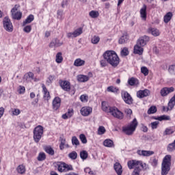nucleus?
Here are the masks:
<instances>
[{"label":"nucleus","mask_w":175,"mask_h":175,"mask_svg":"<svg viewBox=\"0 0 175 175\" xmlns=\"http://www.w3.org/2000/svg\"><path fill=\"white\" fill-rule=\"evenodd\" d=\"M80 157L83 161H85V159L88 158V152H87L85 150H83L80 152Z\"/></svg>","instance_id":"obj_38"},{"label":"nucleus","mask_w":175,"mask_h":175,"mask_svg":"<svg viewBox=\"0 0 175 175\" xmlns=\"http://www.w3.org/2000/svg\"><path fill=\"white\" fill-rule=\"evenodd\" d=\"M55 61L57 64H62V62L64 61V57H62V53L58 52L56 54Z\"/></svg>","instance_id":"obj_30"},{"label":"nucleus","mask_w":175,"mask_h":175,"mask_svg":"<svg viewBox=\"0 0 175 175\" xmlns=\"http://www.w3.org/2000/svg\"><path fill=\"white\" fill-rule=\"evenodd\" d=\"M33 80V74L31 72L25 74L23 76V83H29V81H32Z\"/></svg>","instance_id":"obj_18"},{"label":"nucleus","mask_w":175,"mask_h":175,"mask_svg":"<svg viewBox=\"0 0 175 175\" xmlns=\"http://www.w3.org/2000/svg\"><path fill=\"white\" fill-rule=\"evenodd\" d=\"M3 28L7 32H13V25L9 17L5 16L3 20Z\"/></svg>","instance_id":"obj_6"},{"label":"nucleus","mask_w":175,"mask_h":175,"mask_svg":"<svg viewBox=\"0 0 175 175\" xmlns=\"http://www.w3.org/2000/svg\"><path fill=\"white\" fill-rule=\"evenodd\" d=\"M62 44H64V42L56 38L51 41V42L49 44V47L51 49H53V47H59L62 46Z\"/></svg>","instance_id":"obj_17"},{"label":"nucleus","mask_w":175,"mask_h":175,"mask_svg":"<svg viewBox=\"0 0 175 175\" xmlns=\"http://www.w3.org/2000/svg\"><path fill=\"white\" fill-rule=\"evenodd\" d=\"M151 155H154V151L152 150L144 151V157H151Z\"/></svg>","instance_id":"obj_46"},{"label":"nucleus","mask_w":175,"mask_h":175,"mask_svg":"<svg viewBox=\"0 0 175 175\" xmlns=\"http://www.w3.org/2000/svg\"><path fill=\"white\" fill-rule=\"evenodd\" d=\"M174 150H175V139L172 143L168 144L167 147V151H168V152H173V151Z\"/></svg>","instance_id":"obj_32"},{"label":"nucleus","mask_w":175,"mask_h":175,"mask_svg":"<svg viewBox=\"0 0 175 175\" xmlns=\"http://www.w3.org/2000/svg\"><path fill=\"white\" fill-rule=\"evenodd\" d=\"M55 77L53 75H50L48 77V80L46 81V83H49V84L53 83V81H54Z\"/></svg>","instance_id":"obj_60"},{"label":"nucleus","mask_w":175,"mask_h":175,"mask_svg":"<svg viewBox=\"0 0 175 175\" xmlns=\"http://www.w3.org/2000/svg\"><path fill=\"white\" fill-rule=\"evenodd\" d=\"M140 14L142 20H146V18H147V5H143L140 10Z\"/></svg>","instance_id":"obj_21"},{"label":"nucleus","mask_w":175,"mask_h":175,"mask_svg":"<svg viewBox=\"0 0 175 175\" xmlns=\"http://www.w3.org/2000/svg\"><path fill=\"white\" fill-rule=\"evenodd\" d=\"M89 16H90L92 18H96L99 17V12L92 10L89 13Z\"/></svg>","instance_id":"obj_36"},{"label":"nucleus","mask_w":175,"mask_h":175,"mask_svg":"<svg viewBox=\"0 0 175 175\" xmlns=\"http://www.w3.org/2000/svg\"><path fill=\"white\" fill-rule=\"evenodd\" d=\"M172 166V155L167 154L164 157L161 163V175H167L170 172Z\"/></svg>","instance_id":"obj_3"},{"label":"nucleus","mask_w":175,"mask_h":175,"mask_svg":"<svg viewBox=\"0 0 175 175\" xmlns=\"http://www.w3.org/2000/svg\"><path fill=\"white\" fill-rule=\"evenodd\" d=\"M79 139H80L81 143H83V144H87V137H85V135L81 134L79 135Z\"/></svg>","instance_id":"obj_44"},{"label":"nucleus","mask_w":175,"mask_h":175,"mask_svg":"<svg viewBox=\"0 0 175 175\" xmlns=\"http://www.w3.org/2000/svg\"><path fill=\"white\" fill-rule=\"evenodd\" d=\"M128 167L129 169H139L140 167L139 165H142V161H137V160H132L129 161L127 163Z\"/></svg>","instance_id":"obj_8"},{"label":"nucleus","mask_w":175,"mask_h":175,"mask_svg":"<svg viewBox=\"0 0 175 175\" xmlns=\"http://www.w3.org/2000/svg\"><path fill=\"white\" fill-rule=\"evenodd\" d=\"M59 85L64 91H70V83L68 81H61Z\"/></svg>","instance_id":"obj_13"},{"label":"nucleus","mask_w":175,"mask_h":175,"mask_svg":"<svg viewBox=\"0 0 175 175\" xmlns=\"http://www.w3.org/2000/svg\"><path fill=\"white\" fill-rule=\"evenodd\" d=\"M141 72L144 75V76H148V68H147V67H142Z\"/></svg>","instance_id":"obj_48"},{"label":"nucleus","mask_w":175,"mask_h":175,"mask_svg":"<svg viewBox=\"0 0 175 175\" xmlns=\"http://www.w3.org/2000/svg\"><path fill=\"white\" fill-rule=\"evenodd\" d=\"M37 159L40 162L44 161V159H46V154L44 152H40Z\"/></svg>","instance_id":"obj_37"},{"label":"nucleus","mask_w":175,"mask_h":175,"mask_svg":"<svg viewBox=\"0 0 175 175\" xmlns=\"http://www.w3.org/2000/svg\"><path fill=\"white\" fill-rule=\"evenodd\" d=\"M77 80L78 81H80V83H85V81H88L90 80V77L86 75H78L77 76Z\"/></svg>","instance_id":"obj_27"},{"label":"nucleus","mask_w":175,"mask_h":175,"mask_svg":"<svg viewBox=\"0 0 175 175\" xmlns=\"http://www.w3.org/2000/svg\"><path fill=\"white\" fill-rule=\"evenodd\" d=\"M151 165H152V166H153V167H157V166L158 165V160L157 159L154 158L152 160Z\"/></svg>","instance_id":"obj_58"},{"label":"nucleus","mask_w":175,"mask_h":175,"mask_svg":"<svg viewBox=\"0 0 175 175\" xmlns=\"http://www.w3.org/2000/svg\"><path fill=\"white\" fill-rule=\"evenodd\" d=\"M92 113V108L90 107H83L81 109V114L83 117H88Z\"/></svg>","instance_id":"obj_10"},{"label":"nucleus","mask_w":175,"mask_h":175,"mask_svg":"<svg viewBox=\"0 0 175 175\" xmlns=\"http://www.w3.org/2000/svg\"><path fill=\"white\" fill-rule=\"evenodd\" d=\"M129 38L128 37V34L124 33L123 34L121 38L118 40L119 44H124L128 42Z\"/></svg>","instance_id":"obj_24"},{"label":"nucleus","mask_w":175,"mask_h":175,"mask_svg":"<svg viewBox=\"0 0 175 175\" xmlns=\"http://www.w3.org/2000/svg\"><path fill=\"white\" fill-rule=\"evenodd\" d=\"M172 17H173V14L172 12H167L165 16H164V23L167 24L170 20H172Z\"/></svg>","instance_id":"obj_31"},{"label":"nucleus","mask_w":175,"mask_h":175,"mask_svg":"<svg viewBox=\"0 0 175 175\" xmlns=\"http://www.w3.org/2000/svg\"><path fill=\"white\" fill-rule=\"evenodd\" d=\"M128 83L129 85H136V84H137V80L135 78H131L129 79Z\"/></svg>","instance_id":"obj_43"},{"label":"nucleus","mask_w":175,"mask_h":175,"mask_svg":"<svg viewBox=\"0 0 175 175\" xmlns=\"http://www.w3.org/2000/svg\"><path fill=\"white\" fill-rule=\"evenodd\" d=\"M12 17L14 20H21L23 13L21 12H16L12 13Z\"/></svg>","instance_id":"obj_26"},{"label":"nucleus","mask_w":175,"mask_h":175,"mask_svg":"<svg viewBox=\"0 0 175 175\" xmlns=\"http://www.w3.org/2000/svg\"><path fill=\"white\" fill-rule=\"evenodd\" d=\"M102 110L105 111V113H110L113 117L115 118H118V120H122L124 118V113L121 112L117 107H109V103L105 101L102 102Z\"/></svg>","instance_id":"obj_1"},{"label":"nucleus","mask_w":175,"mask_h":175,"mask_svg":"<svg viewBox=\"0 0 175 175\" xmlns=\"http://www.w3.org/2000/svg\"><path fill=\"white\" fill-rule=\"evenodd\" d=\"M152 129H157L158 128V125H159V122L155 121L150 124Z\"/></svg>","instance_id":"obj_52"},{"label":"nucleus","mask_w":175,"mask_h":175,"mask_svg":"<svg viewBox=\"0 0 175 175\" xmlns=\"http://www.w3.org/2000/svg\"><path fill=\"white\" fill-rule=\"evenodd\" d=\"M104 59H106L107 64L111 65L113 68H117L120 64V57L114 51H107L103 54Z\"/></svg>","instance_id":"obj_2"},{"label":"nucleus","mask_w":175,"mask_h":175,"mask_svg":"<svg viewBox=\"0 0 175 175\" xmlns=\"http://www.w3.org/2000/svg\"><path fill=\"white\" fill-rule=\"evenodd\" d=\"M16 170L20 174H24V173H25V167L23 165H20L18 166Z\"/></svg>","instance_id":"obj_35"},{"label":"nucleus","mask_w":175,"mask_h":175,"mask_svg":"<svg viewBox=\"0 0 175 175\" xmlns=\"http://www.w3.org/2000/svg\"><path fill=\"white\" fill-rule=\"evenodd\" d=\"M68 157L72 160L77 159V152H76V151H72L68 154Z\"/></svg>","instance_id":"obj_41"},{"label":"nucleus","mask_w":175,"mask_h":175,"mask_svg":"<svg viewBox=\"0 0 175 175\" xmlns=\"http://www.w3.org/2000/svg\"><path fill=\"white\" fill-rule=\"evenodd\" d=\"M32 29V27L30 25H27L24 27L23 31L26 32V33H29Z\"/></svg>","instance_id":"obj_54"},{"label":"nucleus","mask_w":175,"mask_h":175,"mask_svg":"<svg viewBox=\"0 0 175 175\" xmlns=\"http://www.w3.org/2000/svg\"><path fill=\"white\" fill-rule=\"evenodd\" d=\"M35 17L33 16V15L30 14L26 19L25 21H23V27L25 25H27V24H30V23H32L33 20H34Z\"/></svg>","instance_id":"obj_29"},{"label":"nucleus","mask_w":175,"mask_h":175,"mask_svg":"<svg viewBox=\"0 0 175 175\" xmlns=\"http://www.w3.org/2000/svg\"><path fill=\"white\" fill-rule=\"evenodd\" d=\"M143 46L139 45L138 44H136V45L134 46V53L142 55V54H143Z\"/></svg>","instance_id":"obj_23"},{"label":"nucleus","mask_w":175,"mask_h":175,"mask_svg":"<svg viewBox=\"0 0 175 175\" xmlns=\"http://www.w3.org/2000/svg\"><path fill=\"white\" fill-rule=\"evenodd\" d=\"M148 33H151L153 36H159V35H161V31H159L158 29L154 27H150L148 29Z\"/></svg>","instance_id":"obj_19"},{"label":"nucleus","mask_w":175,"mask_h":175,"mask_svg":"<svg viewBox=\"0 0 175 175\" xmlns=\"http://www.w3.org/2000/svg\"><path fill=\"white\" fill-rule=\"evenodd\" d=\"M174 91V88L171 87V88H163V89L161 90L160 94L161 96H167L170 94L171 92H173Z\"/></svg>","instance_id":"obj_11"},{"label":"nucleus","mask_w":175,"mask_h":175,"mask_svg":"<svg viewBox=\"0 0 175 175\" xmlns=\"http://www.w3.org/2000/svg\"><path fill=\"white\" fill-rule=\"evenodd\" d=\"M100 40V38H99V36H94L92 38L91 42L93 44H98Z\"/></svg>","instance_id":"obj_40"},{"label":"nucleus","mask_w":175,"mask_h":175,"mask_svg":"<svg viewBox=\"0 0 175 175\" xmlns=\"http://www.w3.org/2000/svg\"><path fill=\"white\" fill-rule=\"evenodd\" d=\"M103 145L105 147L111 148L114 147V142L110 139H107L103 142Z\"/></svg>","instance_id":"obj_25"},{"label":"nucleus","mask_w":175,"mask_h":175,"mask_svg":"<svg viewBox=\"0 0 175 175\" xmlns=\"http://www.w3.org/2000/svg\"><path fill=\"white\" fill-rule=\"evenodd\" d=\"M142 169L139 168H135L134 171L132 173V175H139Z\"/></svg>","instance_id":"obj_59"},{"label":"nucleus","mask_w":175,"mask_h":175,"mask_svg":"<svg viewBox=\"0 0 175 175\" xmlns=\"http://www.w3.org/2000/svg\"><path fill=\"white\" fill-rule=\"evenodd\" d=\"M137 125V120H136V118H134L129 124L122 127V132H124V133H125V135H127L128 136H131V135H133V133L136 131Z\"/></svg>","instance_id":"obj_4"},{"label":"nucleus","mask_w":175,"mask_h":175,"mask_svg":"<svg viewBox=\"0 0 175 175\" xmlns=\"http://www.w3.org/2000/svg\"><path fill=\"white\" fill-rule=\"evenodd\" d=\"M122 96L125 103H127V105H132L133 99H132V97L131 96V94H129V93L126 92L123 94Z\"/></svg>","instance_id":"obj_15"},{"label":"nucleus","mask_w":175,"mask_h":175,"mask_svg":"<svg viewBox=\"0 0 175 175\" xmlns=\"http://www.w3.org/2000/svg\"><path fill=\"white\" fill-rule=\"evenodd\" d=\"M43 126L38 125L33 130V139L35 143H39L43 136Z\"/></svg>","instance_id":"obj_5"},{"label":"nucleus","mask_w":175,"mask_h":175,"mask_svg":"<svg viewBox=\"0 0 175 175\" xmlns=\"http://www.w3.org/2000/svg\"><path fill=\"white\" fill-rule=\"evenodd\" d=\"M150 90L145 89L144 90H139L137 92V98H146V96H148L150 95Z\"/></svg>","instance_id":"obj_14"},{"label":"nucleus","mask_w":175,"mask_h":175,"mask_svg":"<svg viewBox=\"0 0 175 175\" xmlns=\"http://www.w3.org/2000/svg\"><path fill=\"white\" fill-rule=\"evenodd\" d=\"M72 144L73 146H80V142L79 141V139H77V137L73 136L72 137Z\"/></svg>","instance_id":"obj_39"},{"label":"nucleus","mask_w":175,"mask_h":175,"mask_svg":"<svg viewBox=\"0 0 175 175\" xmlns=\"http://www.w3.org/2000/svg\"><path fill=\"white\" fill-rule=\"evenodd\" d=\"M155 113H157V107L155 106L150 107L148 110V114H154Z\"/></svg>","instance_id":"obj_42"},{"label":"nucleus","mask_w":175,"mask_h":175,"mask_svg":"<svg viewBox=\"0 0 175 175\" xmlns=\"http://www.w3.org/2000/svg\"><path fill=\"white\" fill-rule=\"evenodd\" d=\"M63 14H64V11L63 10H59L57 11V17H58V18H62Z\"/></svg>","instance_id":"obj_62"},{"label":"nucleus","mask_w":175,"mask_h":175,"mask_svg":"<svg viewBox=\"0 0 175 175\" xmlns=\"http://www.w3.org/2000/svg\"><path fill=\"white\" fill-rule=\"evenodd\" d=\"M139 167H141L144 170H147V169H148V165L143 163L142 161H141V164H139Z\"/></svg>","instance_id":"obj_53"},{"label":"nucleus","mask_w":175,"mask_h":175,"mask_svg":"<svg viewBox=\"0 0 175 175\" xmlns=\"http://www.w3.org/2000/svg\"><path fill=\"white\" fill-rule=\"evenodd\" d=\"M85 64V61L80 58L75 59L74 62V66H83Z\"/></svg>","instance_id":"obj_28"},{"label":"nucleus","mask_w":175,"mask_h":175,"mask_svg":"<svg viewBox=\"0 0 175 175\" xmlns=\"http://www.w3.org/2000/svg\"><path fill=\"white\" fill-rule=\"evenodd\" d=\"M25 92V88L24 86H19L18 94H24Z\"/></svg>","instance_id":"obj_61"},{"label":"nucleus","mask_w":175,"mask_h":175,"mask_svg":"<svg viewBox=\"0 0 175 175\" xmlns=\"http://www.w3.org/2000/svg\"><path fill=\"white\" fill-rule=\"evenodd\" d=\"M174 133V131L172 130V129H166L163 133V136H166L167 135H172Z\"/></svg>","instance_id":"obj_47"},{"label":"nucleus","mask_w":175,"mask_h":175,"mask_svg":"<svg viewBox=\"0 0 175 175\" xmlns=\"http://www.w3.org/2000/svg\"><path fill=\"white\" fill-rule=\"evenodd\" d=\"M42 91L44 93V99L45 100H49L50 99V92H49V90H47V88H46V85H44V84L42 85Z\"/></svg>","instance_id":"obj_20"},{"label":"nucleus","mask_w":175,"mask_h":175,"mask_svg":"<svg viewBox=\"0 0 175 175\" xmlns=\"http://www.w3.org/2000/svg\"><path fill=\"white\" fill-rule=\"evenodd\" d=\"M107 91H108V92H117V88L113 86H109L107 88Z\"/></svg>","instance_id":"obj_56"},{"label":"nucleus","mask_w":175,"mask_h":175,"mask_svg":"<svg viewBox=\"0 0 175 175\" xmlns=\"http://www.w3.org/2000/svg\"><path fill=\"white\" fill-rule=\"evenodd\" d=\"M66 113L70 118L73 116V109H68Z\"/></svg>","instance_id":"obj_63"},{"label":"nucleus","mask_w":175,"mask_h":175,"mask_svg":"<svg viewBox=\"0 0 175 175\" xmlns=\"http://www.w3.org/2000/svg\"><path fill=\"white\" fill-rule=\"evenodd\" d=\"M70 170H73V167L72 165L65 163L64 172H69Z\"/></svg>","instance_id":"obj_49"},{"label":"nucleus","mask_w":175,"mask_h":175,"mask_svg":"<svg viewBox=\"0 0 175 175\" xmlns=\"http://www.w3.org/2000/svg\"><path fill=\"white\" fill-rule=\"evenodd\" d=\"M55 167L57 168L58 172L60 173L65 172V163L64 162H56L54 163Z\"/></svg>","instance_id":"obj_12"},{"label":"nucleus","mask_w":175,"mask_h":175,"mask_svg":"<svg viewBox=\"0 0 175 175\" xmlns=\"http://www.w3.org/2000/svg\"><path fill=\"white\" fill-rule=\"evenodd\" d=\"M158 121H170V116L163 115L161 116H159L157 118Z\"/></svg>","instance_id":"obj_34"},{"label":"nucleus","mask_w":175,"mask_h":175,"mask_svg":"<svg viewBox=\"0 0 175 175\" xmlns=\"http://www.w3.org/2000/svg\"><path fill=\"white\" fill-rule=\"evenodd\" d=\"M61 107V98L55 97L53 100V107L54 110H58Z\"/></svg>","instance_id":"obj_16"},{"label":"nucleus","mask_w":175,"mask_h":175,"mask_svg":"<svg viewBox=\"0 0 175 175\" xmlns=\"http://www.w3.org/2000/svg\"><path fill=\"white\" fill-rule=\"evenodd\" d=\"M149 41H150V37L147 36H144L138 39V40L137 41V44L142 47H144V46H146V44H147V42H148Z\"/></svg>","instance_id":"obj_9"},{"label":"nucleus","mask_w":175,"mask_h":175,"mask_svg":"<svg viewBox=\"0 0 175 175\" xmlns=\"http://www.w3.org/2000/svg\"><path fill=\"white\" fill-rule=\"evenodd\" d=\"M85 173H88V174H94V172L91 171V168L90 167H86L84 170Z\"/></svg>","instance_id":"obj_64"},{"label":"nucleus","mask_w":175,"mask_h":175,"mask_svg":"<svg viewBox=\"0 0 175 175\" xmlns=\"http://www.w3.org/2000/svg\"><path fill=\"white\" fill-rule=\"evenodd\" d=\"M113 167L118 175L122 174V166L120 163H116Z\"/></svg>","instance_id":"obj_22"},{"label":"nucleus","mask_w":175,"mask_h":175,"mask_svg":"<svg viewBox=\"0 0 175 175\" xmlns=\"http://www.w3.org/2000/svg\"><path fill=\"white\" fill-rule=\"evenodd\" d=\"M21 113V111L19 109H12V116H19Z\"/></svg>","instance_id":"obj_45"},{"label":"nucleus","mask_w":175,"mask_h":175,"mask_svg":"<svg viewBox=\"0 0 175 175\" xmlns=\"http://www.w3.org/2000/svg\"><path fill=\"white\" fill-rule=\"evenodd\" d=\"M83 33V29L81 27L75 30L73 32H68L66 33L67 38L68 39H72L73 38H77V36H80Z\"/></svg>","instance_id":"obj_7"},{"label":"nucleus","mask_w":175,"mask_h":175,"mask_svg":"<svg viewBox=\"0 0 175 175\" xmlns=\"http://www.w3.org/2000/svg\"><path fill=\"white\" fill-rule=\"evenodd\" d=\"M44 151L49 155H54V149L51 146H48L44 148Z\"/></svg>","instance_id":"obj_33"},{"label":"nucleus","mask_w":175,"mask_h":175,"mask_svg":"<svg viewBox=\"0 0 175 175\" xmlns=\"http://www.w3.org/2000/svg\"><path fill=\"white\" fill-rule=\"evenodd\" d=\"M98 135H104L106 132V129L104 126H101L98 129Z\"/></svg>","instance_id":"obj_50"},{"label":"nucleus","mask_w":175,"mask_h":175,"mask_svg":"<svg viewBox=\"0 0 175 175\" xmlns=\"http://www.w3.org/2000/svg\"><path fill=\"white\" fill-rule=\"evenodd\" d=\"M81 102H88V96L87 95L83 94L80 96Z\"/></svg>","instance_id":"obj_57"},{"label":"nucleus","mask_w":175,"mask_h":175,"mask_svg":"<svg viewBox=\"0 0 175 175\" xmlns=\"http://www.w3.org/2000/svg\"><path fill=\"white\" fill-rule=\"evenodd\" d=\"M128 54H129V51H128L127 48H124L121 51V55H122L123 57H126V55H128Z\"/></svg>","instance_id":"obj_51"},{"label":"nucleus","mask_w":175,"mask_h":175,"mask_svg":"<svg viewBox=\"0 0 175 175\" xmlns=\"http://www.w3.org/2000/svg\"><path fill=\"white\" fill-rule=\"evenodd\" d=\"M168 70H169L170 73H171L172 75H174V73H175V65L170 66Z\"/></svg>","instance_id":"obj_55"}]
</instances>
